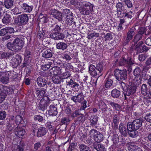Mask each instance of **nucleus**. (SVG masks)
Listing matches in <instances>:
<instances>
[{
  "label": "nucleus",
  "instance_id": "obj_1",
  "mask_svg": "<svg viewBox=\"0 0 151 151\" xmlns=\"http://www.w3.org/2000/svg\"><path fill=\"white\" fill-rule=\"evenodd\" d=\"M24 43V41L22 39L16 37L12 42L8 43L6 46L8 49L12 51L17 52L22 49Z\"/></svg>",
  "mask_w": 151,
  "mask_h": 151
},
{
  "label": "nucleus",
  "instance_id": "obj_2",
  "mask_svg": "<svg viewBox=\"0 0 151 151\" xmlns=\"http://www.w3.org/2000/svg\"><path fill=\"white\" fill-rule=\"evenodd\" d=\"M134 63L132 58L127 54L122 56L119 60V64L120 66H123L126 67L129 72L132 71V65Z\"/></svg>",
  "mask_w": 151,
  "mask_h": 151
},
{
  "label": "nucleus",
  "instance_id": "obj_3",
  "mask_svg": "<svg viewBox=\"0 0 151 151\" xmlns=\"http://www.w3.org/2000/svg\"><path fill=\"white\" fill-rule=\"evenodd\" d=\"M14 91V89L11 87L0 84V103L4 100L7 95L13 94Z\"/></svg>",
  "mask_w": 151,
  "mask_h": 151
},
{
  "label": "nucleus",
  "instance_id": "obj_4",
  "mask_svg": "<svg viewBox=\"0 0 151 151\" xmlns=\"http://www.w3.org/2000/svg\"><path fill=\"white\" fill-rule=\"evenodd\" d=\"M127 73L126 69H116L114 70V76L116 79L120 81H124L126 80L127 78Z\"/></svg>",
  "mask_w": 151,
  "mask_h": 151
},
{
  "label": "nucleus",
  "instance_id": "obj_5",
  "mask_svg": "<svg viewBox=\"0 0 151 151\" xmlns=\"http://www.w3.org/2000/svg\"><path fill=\"white\" fill-rule=\"evenodd\" d=\"M143 121L142 119V118L136 119L132 122L128 123L127 126H129V127L133 128V129L137 130L142 126V123Z\"/></svg>",
  "mask_w": 151,
  "mask_h": 151
},
{
  "label": "nucleus",
  "instance_id": "obj_6",
  "mask_svg": "<svg viewBox=\"0 0 151 151\" xmlns=\"http://www.w3.org/2000/svg\"><path fill=\"white\" fill-rule=\"evenodd\" d=\"M89 133L91 134H94V140L97 142H100L103 139L104 136L102 134L96 130L92 129L90 130Z\"/></svg>",
  "mask_w": 151,
  "mask_h": 151
},
{
  "label": "nucleus",
  "instance_id": "obj_7",
  "mask_svg": "<svg viewBox=\"0 0 151 151\" xmlns=\"http://www.w3.org/2000/svg\"><path fill=\"white\" fill-rule=\"evenodd\" d=\"M52 99H50L47 96L44 97L40 101L39 104V106L40 109L42 111H44L46 109L50 101H52Z\"/></svg>",
  "mask_w": 151,
  "mask_h": 151
},
{
  "label": "nucleus",
  "instance_id": "obj_8",
  "mask_svg": "<svg viewBox=\"0 0 151 151\" xmlns=\"http://www.w3.org/2000/svg\"><path fill=\"white\" fill-rule=\"evenodd\" d=\"M143 42L142 41L138 42L135 46V50L137 53H139L143 52H146L148 50L147 47L145 45H143Z\"/></svg>",
  "mask_w": 151,
  "mask_h": 151
},
{
  "label": "nucleus",
  "instance_id": "obj_9",
  "mask_svg": "<svg viewBox=\"0 0 151 151\" xmlns=\"http://www.w3.org/2000/svg\"><path fill=\"white\" fill-rule=\"evenodd\" d=\"M49 14L52 17L58 19L59 21L62 19V14L55 9H51L50 10Z\"/></svg>",
  "mask_w": 151,
  "mask_h": 151
},
{
  "label": "nucleus",
  "instance_id": "obj_10",
  "mask_svg": "<svg viewBox=\"0 0 151 151\" xmlns=\"http://www.w3.org/2000/svg\"><path fill=\"white\" fill-rule=\"evenodd\" d=\"M9 73L4 72H1L0 73V81L3 84H6L9 82Z\"/></svg>",
  "mask_w": 151,
  "mask_h": 151
},
{
  "label": "nucleus",
  "instance_id": "obj_11",
  "mask_svg": "<svg viewBox=\"0 0 151 151\" xmlns=\"http://www.w3.org/2000/svg\"><path fill=\"white\" fill-rule=\"evenodd\" d=\"M136 90V86L132 85H128L126 89H124L123 93L124 95H127V96H129L135 93Z\"/></svg>",
  "mask_w": 151,
  "mask_h": 151
},
{
  "label": "nucleus",
  "instance_id": "obj_12",
  "mask_svg": "<svg viewBox=\"0 0 151 151\" xmlns=\"http://www.w3.org/2000/svg\"><path fill=\"white\" fill-rule=\"evenodd\" d=\"M136 29L134 27H132L128 31L127 37L125 40V42L128 43L133 38V36L135 34Z\"/></svg>",
  "mask_w": 151,
  "mask_h": 151
},
{
  "label": "nucleus",
  "instance_id": "obj_13",
  "mask_svg": "<svg viewBox=\"0 0 151 151\" xmlns=\"http://www.w3.org/2000/svg\"><path fill=\"white\" fill-rule=\"evenodd\" d=\"M144 33V29L142 28L139 29L137 33L134 37L133 42L135 45L137 44L139 41L142 39Z\"/></svg>",
  "mask_w": 151,
  "mask_h": 151
},
{
  "label": "nucleus",
  "instance_id": "obj_14",
  "mask_svg": "<svg viewBox=\"0 0 151 151\" xmlns=\"http://www.w3.org/2000/svg\"><path fill=\"white\" fill-rule=\"evenodd\" d=\"M50 36L52 38L55 40H63L65 37V34L59 32H52Z\"/></svg>",
  "mask_w": 151,
  "mask_h": 151
},
{
  "label": "nucleus",
  "instance_id": "obj_15",
  "mask_svg": "<svg viewBox=\"0 0 151 151\" xmlns=\"http://www.w3.org/2000/svg\"><path fill=\"white\" fill-rule=\"evenodd\" d=\"M14 119L15 117L14 116L12 115L10 116L6 123L7 128L10 131L12 130L13 128H14Z\"/></svg>",
  "mask_w": 151,
  "mask_h": 151
},
{
  "label": "nucleus",
  "instance_id": "obj_16",
  "mask_svg": "<svg viewBox=\"0 0 151 151\" xmlns=\"http://www.w3.org/2000/svg\"><path fill=\"white\" fill-rule=\"evenodd\" d=\"M84 96L82 93H80L76 96L71 98V99L75 103H81L84 99Z\"/></svg>",
  "mask_w": 151,
  "mask_h": 151
},
{
  "label": "nucleus",
  "instance_id": "obj_17",
  "mask_svg": "<svg viewBox=\"0 0 151 151\" xmlns=\"http://www.w3.org/2000/svg\"><path fill=\"white\" fill-rule=\"evenodd\" d=\"M21 25L27 24L29 20V17L27 14H24L18 16Z\"/></svg>",
  "mask_w": 151,
  "mask_h": 151
},
{
  "label": "nucleus",
  "instance_id": "obj_18",
  "mask_svg": "<svg viewBox=\"0 0 151 151\" xmlns=\"http://www.w3.org/2000/svg\"><path fill=\"white\" fill-rule=\"evenodd\" d=\"M119 129V132L124 137H126L127 136V127H126L124 124L122 123L120 124Z\"/></svg>",
  "mask_w": 151,
  "mask_h": 151
},
{
  "label": "nucleus",
  "instance_id": "obj_19",
  "mask_svg": "<svg viewBox=\"0 0 151 151\" xmlns=\"http://www.w3.org/2000/svg\"><path fill=\"white\" fill-rule=\"evenodd\" d=\"M11 15L9 13H6L2 19V22L3 24L7 25L11 23Z\"/></svg>",
  "mask_w": 151,
  "mask_h": 151
},
{
  "label": "nucleus",
  "instance_id": "obj_20",
  "mask_svg": "<svg viewBox=\"0 0 151 151\" xmlns=\"http://www.w3.org/2000/svg\"><path fill=\"white\" fill-rule=\"evenodd\" d=\"M49 115L50 116H54L57 115L58 113L57 108L54 105H50L49 107L48 110Z\"/></svg>",
  "mask_w": 151,
  "mask_h": 151
},
{
  "label": "nucleus",
  "instance_id": "obj_21",
  "mask_svg": "<svg viewBox=\"0 0 151 151\" xmlns=\"http://www.w3.org/2000/svg\"><path fill=\"white\" fill-rule=\"evenodd\" d=\"M52 51L49 49H43L42 51V56L43 58H49L52 57Z\"/></svg>",
  "mask_w": 151,
  "mask_h": 151
},
{
  "label": "nucleus",
  "instance_id": "obj_22",
  "mask_svg": "<svg viewBox=\"0 0 151 151\" xmlns=\"http://www.w3.org/2000/svg\"><path fill=\"white\" fill-rule=\"evenodd\" d=\"M47 130L45 127H40L38 128L37 132V136L38 137L44 136L47 133Z\"/></svg>",
  "mask_w": 151,
  "mask_h": 151
},
{
  "label": "nucleus",
  "instance_id": "obj_23",
  "mask_svg": "<svg viewBox=\"0 0 151 151\" xmlns=\"http://www.w3.org/2000/svg\"><path fill=\"white\" fill-rule=\"evenodd\" d=\"M128 133L129 136L133 138L136 137V134L137 132L136 129H133L129 126H127Z\"/></svg>",
  "mask_w": 151,
  "mask_h": 151
},
{
  "label": "nucleus",
  "instance_id": "obj_24",
  "mask_svg": "<svg viewBox=\"0 0 151 151\" xmlns=\"http://www.w3.org/2000/svg\"><path fill=\"white\" fill-rule=\"evenodd\" d=\"M89 73L92 76L94 77L96 76L97 74L99 73L96 70V67L94 65H91L89 67Z\"/></svg>",
  "mask_w": 151,
  "mask_h": 151
},
{
  "label": "nucleus",
  "instance_id": "obj_25",
  "mask_svg": "<svg viewBox=\"0 0 151 151\" xmlns=\"http://www.w3.org/2000/svg\"><path fill=\"white\" fill-rule=\"evenodd\" d=\"M98 117L96 115L91 116L89 119L90 121V125L93 127H96L98 121Z\"/></svg>",
  "mask_w": 151,
  "mask_h": 151
},
{
  "label": "nucleus",
  "instance_id": "obj_26",
  "mask_svg": "<svg viewBox=\"0 0 151 151\" xmlns=\"http://www.w3.org/2000/svg\"><path fill=\"white\" fill-rule=\"evenodd\" d=\"M38 85L40 87H44L46 84L47 81L41 77H38L37 80Z\"/></svg>",
  "mask_w": 151,
  "mask_h": 151
},
{
  "label": "nucleus",
  "instance_id": "obj_27",
  "mask_svg": "<svg viewBox=\"0 0 151 151\" xmlns=\"http://www.w3.org/2000/svg\"><path fill=\"white\" fill-rule=\"evenodd\" d=\"M14 1L13 0H4V5L6 9H10L13 6Z\"/></svg>",
  "mask_w": 151,
  "mask_h": 151
},
{
  "label": "nucleus",
  "instance_id": "obj_28",
  "mask_svg": "<svg viewBox=\"0 0 151 151\" xmlns=\"http://www.w3.org/2000/svg\"><path fill=\"white\" fill-rule=\"evenodd\" d=\"M56 46L57 49L63 51L67 48L68 46L67 43L61 42L57 43Z\"/></svg>",
  "mask_w": 151,
  "mask_h": 151
},
{
  "label": "nucleus",
  "instance_id": "obj_29",
  "mask_svg": "<svg viewBox=\"0 0 151 151\" xmlns=\"http://www.w3.org/2000/svg\"><path fill=\"white\" fill-rule=\"evenodd\" d=\"M117 9V15L119 17H121L122 15V11H123V5L121 2H119L116 6Z\"/></svg>",
  "mask_w": 151,
  "mask_h": 151
},
{
  "label": "nucleus",
  "instance_id": "obj_30",
  "mask_svg": "<svg viewBox=\"0 0 151 151\" xmlns=\"http://www.w3.org/2000/svg\"><path fill=\"white\" fill-rule=\"evenodd\" d=\"M22 8L26 12H30L32 10L33 6H29L27 4H23L21 6Z\"/></svg>",
  "mask_w": 151,
  "mask_h": 151
},
{
  "label": "nucleus",
  "instance_id": "obj_31",
  "mask_svg": "<svg viewBox=\"0 0 151 151\" xmlns=\"http://www.w3.org/2000/svg\"><path fill=\"white\" fill-rule=\"evenodd\" d=\"M46 93L45 89V88L37 89L35 93L37 97L41 98Z\"/></svg>",
  "mask_w": 151,
  "mask_h": 151
},
{
  "label": "nucleus",
  "instance_id": "obj_32",
  "mask_svg": "<svg viewBox=\"0 0 151 151\" xmlns=\"http://www.w3.org/2000/svg\"><path fill=\"white\" fill-rule=\"evenodd\" d=\"M105 86L107 89L112 87L113 84V80L110 78H107L104 81Z\"/></svg>",
  "mask_w": 151,
  "mask_h": 151
},
{
  "label": "nucleus",
  "instance_id": "obj_33",
  "mask_svg": "<svg viewBox=\"0 0 151 151\" xmlns=\"http://www.w3.org/2000/svg\"><path fill=\"white\" fill-rule=\"evenodd\" d=\"M65 29V26L63 24L60 26L56 24L52 30L55 32H60L63 31Z\"/></svg>",
  "mask_w": 151,
  "mask_h": 151
},
{
  "label": "nucleus",
  "instance_id": "obj_34",
  "mask_svg": "<svg viewBox=\"0 0 151 151\" xmlns=\"http://www.w3.org/2000/svg\"><path fill=\"white\" fill-rule=\"evenodd\" d=\"M109 139L111 140L113 142V145H115L119 142V138L117 135L114 134L113 136H109L108 137Z\"/></svg>",
  "mask_w": 151,
  "mask_h": 151
},
{
  "label": "nucleus",
  "instance_id": "obj_35",
  "mask_svg": "<svg viewBox=\"0 0 151 151\" xmlns=\"http://www.w3.org/2000/svg\"><path fill=\"white\" fill-rule=\"evenodd\" d=\"M93 147L97 151H104L105 148L103 145L98 143H94Z\"/></svg>",
  "mask_w": 151,
  "mask_h": 151
},
{
  "label": "nucleus",
  "instance_id": "obj_36",
  "mask_svg": "<svg viewBox=\"0 0 151 151\" xmlns=\"http://www.w3.org/2000/svg\"><path fill=\"white\" fill-rule=\"evenodd\" d=\"M25 133V130L22 128L17 129V131L15 132V134L19 138H22Z\"/></svg>",
  "mask_w": 151,
  "mask_h": 151
},
{
  "label": "nucleus",
  "instance_id": "obj_37",
  "mask_svg": "<svg viewBox=\"0 0 151 151\" xmlns=\"http://www.w3.org/2000/svg\"><path fill=\"white\" fill-rule=\"evenodd\" d=\"M13 54L11 52H1V56L3 58H9Z\"/></svg>",
  "mask_w": 151,
  "mask_h": 151
},
{
  "label": "nucleus",
  "instance_id": "obj_38",
  "mask_svg": "<svg viewBox=\"0 0 151 151\" xmlns=\"http://www.w3.org/2000/svg\"><path fill=\"white\" fill-rule=\"evenodd\" d=\"M111 95L112 97L118 98L120 95V92L117 89H115L111 91Z\"/></svg>",
  "mask_w": 151,
  "mask_h": 151
},
{
  "label": "nucleus",
  "instance_id": "obj_39",
  "mask_svg": "<svg viewBox=\"0 0 151 151\" xmlns=\"http://www.w3.org/2000/svg\"><path fill=\"white\" fill-rule=\"evenodd\" d=\"M66 21H67V23L68 25L71 26L73 29H75L76 27V22H75L72 17V19L68 18L67 19Z\"/></svg>",
  "mask_w": 151,
  "mask_h": 151
},
{
  "label": "nucleus",
  "instance_id": "obj_40",
  "mask_svg": "<svg viewBox=\"0 0 151 151\" xmlns=\"http://www.w3.org/2000/svg\"><path fill=\"white\" fill-rule=\"evenodd\" d=\"M141 81L142 78L141 77L139 78H135L133 80V84L132 85L136 86L137 89V87L141 84Z\"/></svg>",
  "mask_w": 151,
  "mask_h": 151
},
{
  "label": "nucleus",
  "instance_id": "obj_41",
  "mask_svg": "<svg viewBox=\"0 0 151 151\" xmlns=\"http://www.w3.org/2000/svg\"><path fill=\"white\" fill-rule=\"evenodd\" d=\"M82 6H83V7H85L86 9H90L91 11H92L93 10V6L92 4L88 2H82Z\"/></svg>",
  "mask_w": 151,
  "mask_h": 151
},
{
  "label": "nucleus",
  "instance_id": "obj_42",
  "mask_svg": "<svg viewBox=\"0 0 151 151\" xmlns=\"http://www.w3.org/2000/svg\"><path fill=\"white\" fill-rule=\"evenodd\" d=\"M80 151H91L89 147L83 144H80L78 145Z\"/></svg>",
  "mask_w": 151,
  "mask_h": 151
},
{
  "label": "nucleus",
  "instance_id": "obj_43",
  "mask_svg": "<svg viewBox=\"0 0 151 151\" xmlns=\"http://www.w3.org/2000/svg\"><path fill=\"white\" fill-rule=\"evenodd\" d=\"M99 109L102 111V112L107 111L108 107L104 102H101V104H99Z\"/></svg>",
  "mask_w": 151,
  "mask_h": 151
},
{
  "label": "nucleus",
  "instance_id": "obj_44",
  "mask_svg": "<svg viewBox=\"0 0 151 151\" xmlns=\"http://www.w3.org/2000/svg\"><path fill=\"white\" fill-rule=\"evenodd\" d=\"M140 91L142 95H145L147 94V85L146 84H144L142 85L141 86Z\"/></svg>",
  "mask_w": 151,
  "mask_h": 151
},
{
  "label": "nucleus",
  "instance_id": "obj_45",
  "mask_svg": "<svg viewBox=\"0 0 151 151\" xmlns=\"http://www.w3.org/2000/svg\"><path fill=\"white\" fill-rule=\"evenodd\" d=\"M128 147L131 151H143L140 148L134 145H130Z\"/></svg>",
  "mask_w": 151,
  "mask_h": 151
},
{
  "label": "nucleus",
  "instance_id": "obj_46",
  "mask_svg": "<svg viewBox=\"0 0 151 151\" xmlns=\"http://www.w3.org/2000/svg\"><path fill=\"white\" fill-rule=\"evenodd\" d=\"M70 120L68 117H64L62 118L60 121V123L62 124L68 125L69 124Z\"/></svg>",
  "mask_w": 151,
  "mask_h": 151
},
{
  "label": "nucleus",
  "instance_id": "obj_47",
  "mask_svg": "<svg viewBox=\"0 0 151 151\" xmlns=\"http://www.w3.org/2000/svg\"><path fill=\"white\" fill-rule=\"evenodd\" d=\"M141 70L139 67H137L133 71V74L135 76H139L140 75Z\"/></svg>",
  "mask_w": 151,
  "mask_h": 151
},
{
  "label": "nucleus",
  "instance_id": "obj_48",
  "mask_svg": "<svg viewBox=\"0 0 151 151\" xmlns=\"http://www.w3.org/2000/svg\"><path fill=\"white\" fill-rule=\"evenodd\" d=\"M52 79L54 83L55 84H58L60 83V78L58 76H53Z\"/></svg>",
  "mask_w": 151,
  "mask_h": 151
},
{
  "label": "nucleus",
  "instance_id": "obj_49",
  "mask_svg": "<svg viewBox=\"0 0 151 151\" xmlns=\"http://www.w3.org/2000/svg\"><path fill=\"white\" fill-rule=\"evenodd\" d=\"M104 65L102 63H99L97 64L96 67V70L98 71L99 73H101L103 70Z\"/></svg>",
  "mask_w": 151,
  "mask_h": 151
},
{
  "label": "nucleus",
  "instance_id": "obj_50",
  "mask_svg": "<svg viewBox=\"0 0 151 151\" xmlns=\"http://www.w3.org/2000/svg\"><path fill=\"white\" fill-rule=\"evenodd\" d=\"M90 11V9H86L85 7H82L81 9V13L83 15H89Z\"/></svg>",
  "mask_w": 151,
  "mask_h": 151
},
{
  "label": "nucleus",
  "instance_id": "obj_51",
  "mask_svg": "<svg viewBox=\"0 0 151 151\" xmlns=\"http://www.w3.org/2000/svg\"><path fill=\"white\" fill-rule=\"evenodd\" d=\"M123 1L127 5L128 8H133V4L129 0H123Z\"/></svg>",
  "mask_w": 151,
  "mask_h": 151
},
{
  "label": "nucleus",
  "instance_id": "obj_52",
  "mask_svg": "<svg viewBox=\"0 0 151 151\" xmlns=\"http://www.w3.org/2000/svg\"><path fill=\"white\" fill-rule=\"evenodd\" d=\"M22 120V117L19 115H17L15 117V122L17 124H19Z\"/></svg>",
  "mask_w": 151,
  "mask_h": 151
},
{
  "label": "nucleus",
  "instance_id": "obj_53",
  "mask_svg": "<svg viewBox=\"0 0 151 151\" xmlns=\"http://www.w3.org/2000/svg\"><path fill=\"white\" fill-rule=\"evenodd\" d=\"M147 58V55L145 54H142L139 55L138 56V59L141 62H142L145 60Z\"/></svg>",
  "mask_w": 151,
  "mask_h": 151
},
{
  "label": "nucleus",
  "instance_id": "obj_54",
  "mask_svg": "<svg viewBox=\"0 0 151 151\" xmlns=\"http://www.w3.org/2000/svg\"><path fill=\"white\" fill-rule=\"evenodd\" d=\"M34 119L35 121H37L40 122H41L43 121L44 119L42 116L39 115H35L34 116Z\"/></svg>",
  "mask_w": 151,
  "mask_h": 151
},
{
  "label": "nucleus",
  "instance_id": "obj_55",
  "mask_svg": "<svg viewBox=\"0 0 151 151\" xmlns=\"http://www.w3.org/2000/svg\"><path fill=\"white\" fill-rule=\"evenodd\" d=\"M15 59H12L11 63L12 64L13 68H16L19 65L20 63L15 60Z\"/></svg>",
  "mask_w": 151,
  "mask_h": 151
},
{
  "label": "nucleus",
  "instance_id": "obj_56",
  "mask_svg": "<svg viewBox=\"0 0 151 151\" xmlns=\"http://www.w3.org/2000/svg\"><path fill=\"white\" fill-rule=\"evenodd\" d=\"M52 62H50L44 65H43L42 68L44 70H47L49 69L52 65Z\"/></svg>",
  "mask_w": 151,
  "mask_h": 151
},
{
  "label": "nucleus",
  "instance_id": "obj_57",
  "mask_svg": "<svg viewBox=\"0 0 151 151\" xmlns=\"http://www.w3.org/2000/svg\"><path fill=\"white\" fill-rule=\"evenodd\" d=\"M6 114L5 111H0V119L4 120L6 117Z\"/></svg>",
  "mask_w": 151,
  "mask_h": 151
},
{
  "label": "nucleus",
  "instance_id": "obj_58",
  "mask_svg": "<svg viewBox=\"0 0 151 151\" xmlns=\"http://www.w3.org/2000/svg\"><path fill=\"white\" fill-rule=\"evenodd\" d=\"M11 11L14 15H17L21 13L19 9L17 7H15L13 9L11 10Z\"/></svg>",
  "mask_w": 151,
  "mask_h": 151
},
{
  "label": "nucleus",
  "instance_id": "obj_59",
  "mask_svg": "<svg viewBox=\"0 0 151 151\" xmlns=\"http://www.w3.org/2000/svg\"><path fill=\"white\" fill-rule=\"evenodd\" d=\"M7 33L6 27L5 28L2 29L0 31V36H4Z\"/></svg>",
  "mask_w": 151,
  "mask_h": 151
},
{
  "label": "nucleus",
  "instance_id": "obj_60",
  "mask_svg": "<svg viewBox=\"0 0 151 151\" xmlns=\"http://www.w3.org/2000/svg\"><path fill=\"white\" fill-rule=\"evenodd\" d=\"M57 70H55V68H52V69L50 70V74L51 76L53 75L54 76H57V75L59 74V72L57 71Z\"/></svg>",
  "mask_w": 151,
  "mask_h": 151
},
{
  "label": "nucleus",
  "instance_id": "obj_61",
  "mask_svg": "<svg viewBox=\"0 0 151 151\" xmlns=\"http://www.w3.org/2000/svg\"><path fill=\"white\" fill-rule=\"evenodd\" d=\"M6 66V63L4 60H1L0 61V68L1 69L5 68Z\"/></svg>",
  "mask_w": 151,
  "mask_h": 151
},
{
  "label": "nucleus",
  "instance_id": "obj_62",
  "mask_svg": "<svg viewBox=\"0 0 151 151\" xmlns=\"http://www.w3.org/2000/svg\"><path fill=\"white\" fill-rule=\"evenodd\" d=\"M113 123H119V122L118 116L117 114H114L113 115Z\"/></svg>",
  "mask_w": 151,
  "mask_h": 151
},
{
  "label": "nucleus",
  "instance_id": "obj_63",
  "mask_svg": "<svg viewBox=\"0 0 151 151\" xmlns=\"http://www.w3.org/2000/svg\"><path fill=\"white\" fill-rule=\"evenodd\" d=\"M104 38H105V41H106L107 40L112 39V35L111 33H108L105 35Z\"/></svg>",
  "mask_w": 151,
  "mask_h": 151
},
{
  "label": "nucleus",
  "instance_id": "obj_64",
  "mask_svg": "<svg viewBox=\"0 0 151 151\" xmlns=\"http://www.w3.org/2000/svg\"><path fill=\"white\" fill-rule=\"evenodd\" d=\"M6 30L7 33H9L10 34H12L14 32V29L13 27H6Z\"/></svg>",
  "mask_w": 151,
  "mask_h": 151
}]
</instances>
